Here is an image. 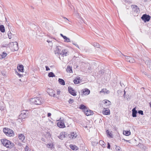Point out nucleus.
<instances>
[{"label": "nucleus", "mask_w": 151, "mask_h": 151, "mask_svg": "<svg viewBox=\"0 0 151 151\" xmlns=\"http://www.w3.org/2000/svg\"><path fill=\"white\" fill-rule=\"evenodd\" d=\"M81 82V79L79 77H76L73 80L74 83L75 84L80 83Z\"/></svg>", "instance_id": "dca6fc26"}, {"label": "nucleus", "mask_w": 151, "mask_h": 151, "mask_svg": "<svg viewBox=\"0 0 151 151\" xmlns=\"http://www.w3.org/2000/svg\"><path fill=\"white\" fill-rule=\"evenodd\" d=\"M150 107L151 108V102L149 103Z\"/></svg>", "instance_id": "603ef678"}, {"label": "nucleus", "mask_w": 151, "mask_h": 151, "mask_svg": "<svg viewBox=\"0 0 151 151\" xmlns=\"http://www.w3.org/2000/svg\"><path fill=\"white\" fill-rule=\"evenodd\" d=\"M70 148L72 149V150H74L76 149V148L77 147L75 145H70Z\"/></svg>", "instance_id": "c756f323"}, {"label": "nucleus", "mask_w": 151, "mask_h": 151, "mask_svg": "<svg viewBox=\"0 0 151 151\" xmlns=\"http://www.w3.org/2000/svg\"><path fill=\"white\" fill-rule=\"evenodd\" d=\"M93 143H94V142H93ZM93 142H92V144H93Z\"/></svg>", "instance_id": "bf43d9fd"}, {"label": "nucleus", "mask_w": 151, "mask_h": 151, "mask_svg": "<svg viewBox=\"0 0 151 151\" xmlns=\"http://www.w3.org/2000/svg\"><path fill=\"white\" fill-rule=\"evenodd\" d=\"M107 108H104V109H105V110H104V114L106 115H108L110 114V110L109 109L107 110L106 109Z\"/></svg>", "instance_id": "5701e85b"}, {"label": "nucleus", "mask_w": 151, "mask_h": 151, "mask_svg": "<svg viewBox=\"0 0 151 151\" xmlns=\"http://www.w3.org/2000/svg\"><path fill=\"white\" fill-rule=\"evenodd\" d=\"M1 141L3 145L7 148H11L14 146V144L13 143L6 139H1Z\"/></svg>", "instance_id": "f257e3e1"}, {"label": "nucleus", "mask_w": 151, "mask_h": 151, "mask_svg": "<svg viewBox=\"0 0 151 151\" xmlns=\"http://www.w3.org/2000/svg\"><path fill=\"white\" fill-rule=\"evenodd\" d=\"M17 74L19 77H21L22 76V75L20 74L17 73Z\"/></svg>", "instance_id": "49530a36"}, {"label": "nucleus", "mask_w": 151, "mask_h": 151, "mask_svg": "<svg viewBox=\"0 0 151 151\" xmlns=\"http://www.w3.org/2000/svg\"><path fill=\"white\" fill-rule=\"evenodd\" d=\"M125 58L127 59L126 60L127 62H130V63H133L134 61V59L132 58L131 57L126 56L125 57Z\"/></svg>", "instance_id": "f8f14e48"}, {"label": "nucleus", "mask_w": 151, "mask_h": 151, "mask_svg": "<svg viewBox=\"0 0 151 151\" xmlns=\"http://www.w3.org/2000/svg\"><path fill=\"white\" fill-rule=\"evenodd\" d=\"M7 55L6 53L3 52L1 55V56L2 58H5Z\"/></svg>", "instance_id": "473e14b6"}, {"label": "nucleus", "mask_w": 151, "mask_h": 151, "mask_svg": "<svg viewBox=\"0 0 151 151\" xmlns=\"http://www.w3.org/2000/svg\"><path fill=\"white\" fill-rule=\"evenodd\" d=\"M106 133H107V134L109 136H110V137L111 138H112L113 137V135H112V134L110 133V132H109L108 130H107L106 131Z\"/></svg>", "instance_id": "f704fd0d"}, {"label": "nucleus", "mask_w": 151, "mask_h": 151, "mask_svg": "<svg viewBox=\"0 0 151 151\" xmlns=\"http://www.w3.org/2000/svg\"><path fill=\"white\" fill-rule=\"evenodd\" d=\"M25 151H30V149L27 146H26L25 148Z\"/></svg>", "instance_id": "e433bc0d"}, {"label": "nucleus", "mask_w": 151, "mask_h": 151, "mask_svg": "<svg viewBox=\"0 0 151 151\" xmlns=\"http://www.w3.org/2000/svg\"><path fill=\"white\" fill-rule=\"evenodd\" d=\"M18 70L19 72H24V66L22 65H20L17 66Z\"/></svg>", "instance_id": "2eb2a0df"}, {"label": "nucleus", "mask_w": 151, "mask_h": 151, "mask_svg": "<svg viewBox=\"0 0 151 151\" xmlns=\"http://www.w3.org/2000/svg\"><path fill=\"white\" fill-rule=\"evenodd\" d=\"M132 116L134 117H136L137 116V111L136 110V108H134L132 110Z\"/></svg>", "instance_id": "a211bd4d"}, {"label": "nucleus", "mask_w": 151, "mask_h": 151, "mask_svg": "<svg viewBox=\"0 0 151 151\" xmlns=\"http://www.w3.org/2000/svg\"><path fill=\"white\" fill-rule=\"evenodd\" d=\"M73 102V99H70L68 101V102L70 104H72Z\"/></svg>", "instance_id": "a19ab883"}, {"label": "nucleus", "mask_w": 151, "mask_h": 151, "mask_svg": "<svg viewBox=\"0 0 151 151\" xmlns=\"http://www.w3.org/2000/svg\"><path fill=\"white\" fill-rule=\"evenodd\" d=\"M123 96L124 99L127 101L129 100L131 97V96H129V95H123Z\"/></svg>", "instance_id": "393cba45"}, {"label": "nucleus", "mask_w": 151, "mask_h": 151, "mask_svg": "<svg viewBox=\"0 0 151 151\" xmlns=\"http://www.w3.org/2000/svg\"><path fill=\"white\" fill-rule=\"evenodd\" d=\"M139 144H140V143H139V144L137 145V146H139Z\"/></svg>", "instance_id": "4d7b16f0"}, {"label": "nucleus", "mask_w": 151, "mask_h": 151, "mask_svg": "<svg viewBox=\"0 0 151 151\" xmlns=\"http://www.w3.org/2000/svg\"><path fill=\"white\" fill-rule=\"evenodd\" d=\"M58 81L59 83L62 85H64L65 84L64 81L62 79L59 78Z\"/></svg>", "instance_id": "412c9836"}, {"label": "nucleus", "mask_w": 151, "mask_h": 151, "mask_svg": "<svg viewBox=\"0 0 151 151\" xmlns=\"http://www.w3.org/2000/svg\"><path fill=\"white\" fill-rule=\"evenodd\" d=\"M141 18L144 22H148L150 20V17L148 15L144 14L141 17Z\"/></svg>", "instance_id": "39448f33"}, {"label": "nucleus", "mask_w": 151, "mask_h": 151, "mask_svg": "<svg viewBox=\"0 0 151 151\" xmlns=\"http://www.w3.org/2000/svg\"><path fill=\"white\" fill-rule=\"evenodd\" d=\"M63 133H60V135L58 137V138L61 139H63V138H65L64 136H63Z\"/></svg>", "instance_id": "2f4dec72"}, {"label": "nucleus", "mask_w": 151, "mask_h": 151, "mask_svg": "<svg viewBox=\"0 0 151 151\" xmlns=\"http://www.w3.org/2000/svg\"><path fill=\"white\" fill-rule=\"evenodd\" d=\"M107 148L108 149H110V144L109 142L107 143Z\"/></svg>", "instance_id": "79ce46f5"}, {"label": "nucleus", "mask_w": 151, "mask_h": 151, "mask_svg": "<svg viewBox=\"0 0 151 151\" xmlns=\"http://www.w3.org/2000/svg\"><path fill=\"white\" fill-rule=\"evenodd\" d=\"M57 126L60 128H64L65 127L64 123L63 121L58 122L57 123Z\"/></svg>", "instance_id": "9b49d317"}, {"label": "nucleus", "mask_w": 151, "mask_h": 151, "mask_svg": "<svg viewBox=\"0 0 151 151\" xmlns=\"http://www.w3.org/2000/svg\"><path fill=\"white\" fill-rule=\"evenodd\" d=\"M60 48H61V47H60V48H57V50H56V51H57V53L58 54H60L61 53H60V52L61 51V49H60Z\"/></svg>", "instance_id": "c9c22d12"}, {"label": "nucleus", "mask_w": 151, "mask_h": 151, "mask_svg": "<svg viewBox=\"0 0 151 151\" xmlns=\"http://www.w3.org/2000/svg\"><path fill=\"white\" fill-rule=\"evenodd\" d=\"M28 111L27 110H23L22 111L21 114L19 115L20 119H24L28 116Z\"/></svg>", "instance_id": "7ed1b4c3"}, {"label": "nucleus", "mask_w": 151, "mask_h": 151, "mask_svg": "<svg viewBox=\"0 0 151 151\" xmlns=\"http://www.w3.org/2000/svg\"><path fill=\"white\" fill-rule=\"evenodd\" d=\"M66 71L69 73H72L73 71L72 67L70 66H68L66 69Z\"/></svg>", "instance_id": "aec40b11"}, {"label": "nucleus", "mask_w": 151, "mask_h": 151, "mask_svg": "<svg viewBox=\"0 0 151 151\" xmlns=\"http://www.w3.org/2000/svg\"><path fill=\"white\" fill-rule=\"evenodd\" d=\"M63 39L65 40L64 41L65 42H70V39L69 38H68L66 36H65V37H64Z\"/></svg>", "instance_id": "bb28decb"}, {"label": "nucleus", "mask_w": 151, "mask_h": 151, "mask_svg": "<svg viewBox=\"0 0 151 151\" xmlns=\"http://www.w3.org/2000/svg\"><path fill=\"white\" fill-rule=\"evenodd\" d=\"M73 95V96H76V95Z\"/></svg>", "instance_id": "13d9d810"}, {"label": "nucleus", "mask_w": 151, "mask_h": 151, "mask_svg": "<svg viewBox=\"0 0 151 151\" xmlns=\"http://www.w3.org/2000/svg\"><path fill=\"white\" fill-rule=\"evenodd\" d=\"M107 100H103V103L104 104H106L108 101Z\"/></svg>", "instance_id": "37998d69"}, {"label": "nucleus", "mask_w": 151, "mask_h": 151, "mask_svg": "<svg viewBox=\"0 0 151 151\" xmlns=\"http://www.w3.org/2000/svg\"><path fill=\"white\" fill-rule=\"evenodd\" d=\"M41 99L39 97H35L31 98L30 100L35 104L40 105L41 103Z\"/></svg>", "instance_id": "20e7f679"}, {"label": "nucleus", "mask_w": 151, "mask_h": 151, "mask_svg": "<svg viewBox=\"0 0 151 151\" xmlns=\"http://www.w3.org/2000/svg\"><path fill=\"white\" fill-rule=\"evenodd\" d=\"M100 93H103L104 94H108L109 93V91L107 90L106 88H103L100 91Z\"/></svg>", "instance_id": "f3484780"}, {"label": "nucleus", "mask_w": 151, "mask_h": 151, "mask_svg": "<svg viewBox=\"0 0 151 151\" xmlns=\"http://www.w3.org/2000/svg\"><path fill=\"white\" fill-rule=\"evenodd\" d=\"M47 146L49 148H50L51 146V144H48Z\"/></svg>", "instance_id": "8fccbe9b"}, {"label": "nucleus", "mask_w": 151, "mask_h": 151, "mask_svg": "<svg viewBox=\"0 0 151 151\" xmlns=\"http://www.w3.org/2000/svg\"><path fill=\"white\" fill-rule=\"evenodd\" d=\"M116 150H117V151H119V150H120V149H119L118 148V150L116 149Z\"/></svg>", "instance_id": "5fc2aeb1"}, {"label": "nucleus", "mask_w": 151, "mask_h": 151, "mask_svg": "<svg viewBox=\"0 0 151 151\" xmlns=\"http://www.w3.org/2000/svg\"><path fill=\"white\" fill-rule=\"evenodd\" d=\"M74 45L75 46H76V47H78V48H79V47L78 46V45L76 44H74Z\"/></svg>", "instance_id": "09e8293b"}, {"label": "nucleus", "mask_w": 151, "mask_h": 151, "mask_svg": "<svg viewBox=\"0 0 151 151\" xmlns=\"http://www.w3.org/2000/svg\"><path fill=\"white\" fill-rule=\"evenodd\" d=\"M46 70H50V69L49 68V67L47 66H45Z\"/></svg>", "instance_id": "c03bdc74"}, {"label": "nucleus", "mask_w": 151, "mask_h": 151, "mask_svg": "<svg viewBox=\"0 0 151 151\" xmlns=\"http://www.w3.org/2000/svg\"><path fill=\"white\" fill-rule=\"evenodd\" d=\"M51 115V114L50 113H49L47 114V116L48 117H50Z\"/></svg>", "instance_id": "de8ad7c7"}, {"label": "nucleus", "mask_w": 151, "mask_h": 151, "mask_svg": "<svg viewBox=\"0 0 151 151\" xmlns=\"http://www.w3.org/2000/svg\"><path fill=\"white\" fill-rule=\"evenodd\" d=\"M93 45L94 47L97 48H99L100 47V45L99 44L97 43H94Z\"/></svg>", "instance_id": "72a5a7b5"}, {"label": "nucleus", "mask_w": 151, "mask_h": 151, "mask_svg": "<svg viewBox=\"0 0 151 151\" xmlns=\"http://www.w3.org/2000/svg\"><path fill=\"white\" fill-rule=\"evenodd\" d=\"M9 129H8L7 128H4L3 129V132L6 134L8 133V132H9Z\"/></svg>", "instance_id": "c85d7f7f"}, {"label": "nucleus", "mask_w": 151, "mask_h": 151, "mask_svg": "<svg viewBox=\"0 0 151 151\" xmlns=\"http://www.w3.org/2000/svg\"><path fill=\"white\" fill-rule=\"evenodd\" d=\"M79 108L83 110L84 111L86 110V109H88L86 106L82 104L80 105Z\"/></svg>", "instance_id": "4be33fe9"}, {"label": "nucleus", "mask_w": 151, "mask_h": 151, "mask_svg": "<svg viewBox=\"0 0 151 151\" xmlns=\"http://www.w3.org/2000/svg\"><path fill=\"white\" fill-rule=\"evenodd\" d=\"M56 96H57V95H53V96L54 97H56Z\"/></svg>", "instance_id": "864d4df0"}, {"label": "nucleus", "mask_w": 151, "mask_h": 151, "mask_svg": "<svg viewBox=\"0 0 151 151\" xmlns=\"http://www.w3.org/2000/svg\"><path fill=\"white\" fill-rule=\"evenodd\" d=\"M86 110L84 111L85 114L87 116H88L93 114V111L88 109H86Z\"/></svg>", "instance_id": "6e6552de"}, {"label": "nucleus", "mask_w": 151, "mask_h": 151, "mask_svg": "<svg viewBox=\"0 0 151 151\" xmlns=\"http://www.w3.org/2000/svg\"><path fill=\"white\" fill-rule=\"evenodd\" d=\"M63 136H64L65 138L67 137V136H68V134L65 132H63Z\"/></svg>", "instance_id": "ea45409f"}, {"label": "nucleus", "mask_w": 151, "mask_h": 151, "mask_svg": "<svg viewBox=\"0 0 151 151\" xmlns=\"http://www.w3.org/2000/svg\"><path fill=\"white\" fill-rule=\"evenodd\" d=\"M123 134L126 136H128L130 134L131 132L130 131H124Z\"/></svg>", "instance_id": "b1692460"}, {"label": "nucleus", "mask_w": 151, "mask_h": 151, "mask_svg": "<svg viewBox=\"0 0 151 151\" xmlns=\"http://www.w3.org/2000/svg\"><path fill=\"white\" fill-rule=\"evenodd\" d=\"M125 92H124V94H125Z\"/></svg>", "instance_id": "052dcab7"}, {"label": "nucleus", "mask_w": 151, "mask_h": 151, "mask_svg": "<svg viewBox=\"0 0 151 151\" xmlns=\"http://www.w3.org/2000/svg\"><path fill=\"white\" fill-rule=\"evenodd\" d=\"M61 36H62L63 38H64V37H65V36H64L62 34H60Z\"/></svg>", "instance_id": "3c124183"}, {"label": "nucleus", "mask_w": 151, "mask_h": 151, "mask_svg": "<svg viewBox=\"0 0 151 151\" xmlns=\"http://www.w3.org/2000/svg\"><path fill=\"white\" fill-rule=\"evenodd\" d=\"M111 102L109 101H108L107 103L106 104V108H108L109 107V106L111 104Z\"/></svg>", "instance_id": "7c9ffc66"}, {"label": "nucleus", "mask_w": 151, "mask_h": 151, "mask_svg": "<svg viewBox=\"0 0 151 151\" xmlns=\"http://www.w3.org/2000/svg\"><path fill=\"white\" fill-rule=\"evenodd\" d=\"M68 136L69 138L73 139L76 138L77 136V135L76 132H72L69 134H68Z\"/></svg>", "instance_id": "423d86ee"}, {"label": "nucleus", "mask_w": 151, "mask_h": 151, "mask_svg": "<svg viewBox=\"0 0 151 151\" xmlns=\"http://www.w3.org/2000/svg\"><path fill=\"white\" fill-rule=\"evenodd\" d=\"M99 143L101 144V145L102 146H103L104 145V142L102 141V140H100L99 141Z\"/></svg>", "instance_id": "58836bf2"}, {"label": "nucleus", "mask_w": 151, "mask_h": 151, "mask_svg": "<svg viewBox=\"0 0 151 151\" xmlns=\"http://www.w3.org/2000/svg\"><path fill=\"white\" fill-rule=\"evenodd\" d=\"M14 131L11 129H9L8 132V133L6 134V135L9 137L13 136L14 135Z\"/></svg>", "instance_id": "ddd939ff"}, {"label": "nucleus", "mask_w": 151, "mask_h": 151, "mask_svg": "<svg viewBox=\"0 0 151 151\" xmlns=\"http://www.w3.org/2000/svg\"><path fill=\"white\" fill-rule=\"evenodd\" d=\"M122 139L124 140V141H126L127 142H129L130 143V142H129L130 140H127L125 139Z\"/></svg>", "instance_id": "a18cd8bd"}, {"label": "nucleus", "mask_w": 151, "mask_h": 151, "mask_svg": "<svg viewBox=\"0 0 151 151\" xmlns=\"http://www.w3.org/2000/svg\"><path fill=\"white\" fill-rule=\"evenodd\" d=\"M9 39H11V37H9Z\"/></svg>", "instance_id": "6e6d98bb"}, {"label": "nucleus", "mask_w": 151, "mask_h": 151, "mask_svg": "<svg viewBox=\"0 0 151 151\" xmlns=\"http://www.w3.org/2000/svg\"><path fill=\"white\" fill-rule=\"evenodd\" d=\"M48 76L49 77H53L55 76V75L53 73L51 72L48 73Z\"/></svg>", "instance_id": "cd10ccee"}, {"label": "nucleus", "mask_w": 151, "mask_h": 151, "mask_svg": "<svg viewBox=\"0 0 151 151\" xmlns=\"http://www.w3.org/2000/svg\"><path fill=\"white\" fill-rule=\"evenodd\" d=\"M69 93L71 94H76V92L71 87H69L68 88Z\"/></svg>", "instance_id": "9d476101"}, {"label": "nucleus", "mask_w": 151, "mask_h": 151, "mask_svg": "<svg viewBox=\"0 0 151 151\" xmlns=\"http://www.w3.org/2000/svg\"><path fill=\"white\" fill-rule=\"evenodd\" d=\"M131 8L132 9V10L134 12H137L139 10V9L138 6L135 5H133L131 6Z\"/></svg>", "instance_id": "4468645a"}, {"label": "nucleus", "mask_w": 151, "mask_h": 151, "mask_svg": "<svg viewBox=\"0 0 151 151\" xmlns=\"http://www.w3.org/2000/svg\"><path fill=\"white\" fill-rule=\"evenodd\" d=\"M138 113L142 115H143V112L142 110H140L138 111Z\"/></svg>", "instance_id": "4c0bfd02"}, {"label": "nucleus", "mask_w": 151, "mask_h": 151, "mask_svg": "<svg viewBox=\"0 0 151 151\" xmlns=\"http://www.w3.org/2000/svg\"><path fill=\"white\" fill-rule=\"evenodd\" d=\"M18 137L20 140L21 141L23 142L25 139V136L23 135L22 134H20L19 135Z\"/></svg>", "instance_id": "6ab92c4d"}, {"label": "nucleus", "mask_w": 151, "mask_h": 151, "mask_svg": "<svg viewBox=\"0 0 151 151\" xmlns=\"http://www.w3.org/2000/svg\"><path fill=\"white\" fill-rule=\"evenodd\" d=\"M9 46L11 50L13 51L17 50L18 49V44L16 42L10 43Z\"/></svg>", "instance_id": "f03ea898"}, {"label": "nucleus", "mask_w": 151, "mask_h": 151, "mask_svg": "<svg viewBox=\"0 0 151 151\" xmlns=\"http://www.w3.org/2000/svg\"><path fill=\"white\" fill-rule=\"evenodd\" d=\"M90 92V90L87 88H85L81 91V93L83 94H89Z\"/></svg>", "instance_id": "0eeeda50"}, {"label": "nucleus", "mask_w": 151, "mask_h": 151, "mask_svg": "<svg viewBox=\"0 0 151 151\" xmlns=\"http://www.w3.org/2000/svg\"><path fill=\"white\" fill-rule=\"evenodd\" d=\"M0 30L2 32H4L5 31L4 27L2 25H0Z\"/></svg>", "instance_id": "a878e982"}, {"label": "nucleus", "mask_w": 151, "mask_h": 151, "mask_svg": "<svg viewBox=\"0 0 151 151\" xmlns=\"http://www.w3.org/2000/svg\"><path fill=\"white\" fill-rule=\"evenodd\" d=\"M68 50L66 49H63L62 50L60 54L62 55L63 56H66L68 55Z\"/></svg>", "instance_id": "1a4fd4ad"}]
</instances>
